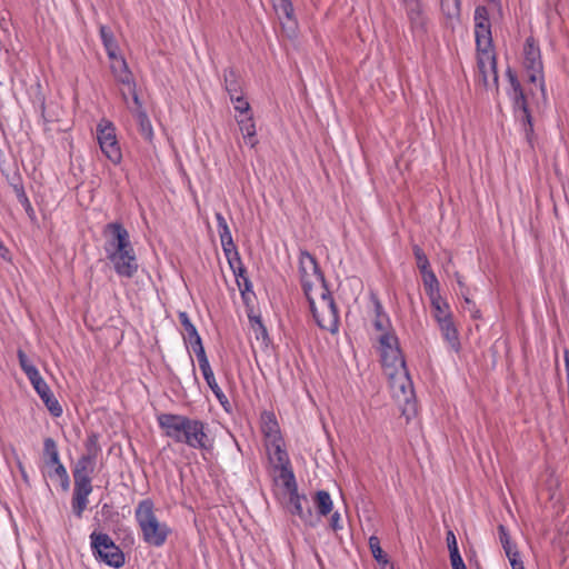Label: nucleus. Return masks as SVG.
I'll use <instances>...</instances> for the list:
<instances>
[{"label": "nucleus", "instance_id": "obj_1", "mask_svg": "<svg viewBox=\"0 0 569 569\" xmlns=\"http://www.w3.org/2000/svg\"><path fill=\"white\" fill-rule=\"evenodd\" d=\"M103 250L107 259L120 278L131 279L139 269L138 258L129 231L118 221L107 223L102 229Z\"/></svg>", "mask_w": 569, "mask_h": 569}, {"label": "nucleus", "instance_id": "obj_2", "mask_svg": "<svg viewBox=\"0 0 569 569\" xmlns=\"http://www.w3.org/2000/svg\"><path fill=\"white\" fill-rule=\"evenodd\" d=\"M166 437L191 449L210 451L212 440L208 436V423L183 415L161 413L157 417Z\"/></svg>", "mask_w": 569, "mask_h": 569}, {"label": "nucleus", "instance_id": "obj_3", "mask_svg": "<svg viewBox=\"0 0 569 569\" xmlns=\"http://www.w3.org/2000/svg\"><path fill=\"white\" fill-rule=\"evenodd\" d=\"M477 66L486 87L489 77L498 84L497 57L495 52L489 10L486 6H477L473 14Z\"/></svg>", "mask_w": 569, "mask_h": 569}, {"label": "nucleus", "instance_id": "obj_4", "mask_svg": "<svg viewBox=\"0 0 569 569\" xmlns=\"http://www.w3.org/2000/svg\"><path fill=\"white\" fill-rule=\"evenodd\" d=\"M134 519L146 543L157 548L166 543L171 529L166 522L158 520L152 499L147 498L139 501L134 510Z\"/></svg>", "mask_w": 569, "mask_h": 569}, {"label": "nucleus", "instance_id": "obj_5", "mask_svg": "<svg viewBox=\"0 0 569 569\" xmlns=\"http://www.w3.org/2000/svg\"><path fill=\"white\" fill-rule=\"evenodd\" d=\"M306 298L317 326L336 335L339 331L340 316L328 286H319L318 290Z\"/></svg>", "mask_w": 569, "mask_h": 569}, {"label": "nucleus", "instance_id": "obj_6", "mask_svg": "<svg viewBox=\"0 0 569 569\" xmlns=\"http://www.w3.org/2000/svg\"><path fill=\"white\" fill-rule=\"evenodd\" d=\"M506 74L510 84L507 94L511 101L515 120L519 124L526 141L532 147L535 129L527 96L516 72L511 68L507 69Z\"/></svg>", "mask_w": 569, "mask_h": 569}, {"label": "nucleus", "instance_id": "obj_7", "mask_svg": "<svg viewBox=\"0 0 569 569\" xmlns=\"http://www.w3.org/2000/svg\"><path fill=\"white\" fill-rule=\"evenodd\" d=\"M89 539L92 556L97 561L114 569L124 566L126 557L123 551L108 533L92 531Z\"/></svg>", "mask_w": 569, "mask_h": 569}, {"label": "nucleus", "instance_id": "obj_8", "mask_svg": "<svg viewBox=\"0 0 569 569\" xmlns=\"http://www.w3.org/2000/svg\"><path fill=\"white\" fill-rule=\"evenodd\" d=\"M522 66L530 83L538 84L542 93L546 91L543 62L538 41L528 37L522 49Z\"/></svg>", "mask_w": 569, "mask_h": 569}, {"label": "nucleus", "instance_id": "obj_9", "mask_svg": "<svg viewBox=\"0 0 569 569\" xmlns=\"http://www.w3.org/2000/svg\"><path fill=\"white\" fill-rule=\"evenodd\" d=\"M299 273L305 296H310L319 286H328L316 257L305 249L299 252Z\"/></svg>", "mask_w": 569, "mask_h": 569}, {"label": "nucleus", "instance_id": "obj_10", "mask_svg": "<svg viewBox=\"0 0 569 569\" xmlns=\"http://www.w3.org/2000/svg\"><path fill=\"white\" fill-rule=\"evenodd\" d=\"M379 343L381 362L386 373L389 376L392 371L405 372L408 368L397 336L391 332H385L380 336Z\"/></svg>", "mask_w": 569, "mask_h": 569}, {"label": "nucleus", "instance_id": "obj_11", "mask_svg": "<svg viewBox=\"0 0 569 569\" xmlns=\"http://www.w3.org/2000/svg\"><path fill=\"white\" fill-rule=\"evenodd\" d=\"M42 458L47 475L49 478L59 480L61 490L67 492L70 489V477L63 463L60 460V453L54 439L48 437L43 440Z\"/></svg>", "mask_w": 569, "mask_h": 569}, {"label": "nucleus", "instance_id": "obj_12", "mask_svg": "<svg viewBox=\"0 0 569 569\" xmlns=\"http://www.w3.org/2000/svg\"><path fill=\"white\" fill-rule=\"evenodd\" d=\"M116 132L117 129L110 120L101 119L97 124V140L101 152L113 164H119L122 152Z\"/></svg>", "mask_w": 569, "mask_h": 569}, {"label": "nucleus", "instance_id": "obj_13", "mask_svg": "<svg viewBox=\"0 0 569 569\" xmlns=\"http://www.w3.org/2000/svg\"><path fill=\"white\" fill-rule=\"evenodd\" d=\"M270 460L280 470V478L284 486L290 489L295 485V475L291 468L289 455L284 448L283 439L266 445Z\"/></svg>", "mask_w": 569, "mask_h": 569}, {"label": "nucleus", "instance_id": "obj_14", "mask_svg": "<svg viewBox=\"0 0 569 569\" xmlns=\"http://www.w3.org/2000/svg\"><path fill=\"white\" fill-rule=\"evenodd\" d=\"M289 490V511L299 517V519L308 527L315 528L319 525L320 519L317 517L311 508L308 498L305 495H299L297 483L291 485Z\"/></svg>", "mask_w": 569, "mask_h": 569}, {"label": "nucleus", "instance_id": "obj_15", "mask_svg": "<svg viewBox=\"0 0 569 569\" xmlns=\"http://www.w3.org/2000/svg\"><path fill=\"white\" fill-rule=\"evenodd\" d=\"M407 18L410 23L411 32L415 36L422 37L427 33L428 18L421 0H401Z\"/></svg>", "mask_w": 569, "mask_h": 569}, {"label": "nucleus", "instance_id": "obj_16", "mask_svg": "<svg viewBox=\"0 0 569 569\" xmlns=\"http://www.w3.org/2000/svg\"><path fill=\"white\" fill-rule=\"evenodd\" d=\"M30 383L46 405L51 416L56 418L60 417L63 412L62 407L41 375L34 378V380H31Z\"/></svg>", "mask_w": 569, "mask_h": 569}, {"label": "nucleus", "instance_id": "obj_17", "mask_svg": "<svg viewBox=\"0 0 569 569\" xmlns=\"http://www.w3.org/2000/svg\"><path fill=\"white\" fill-rule=\"evenodd\" d=\"M390 387L395 397L399 400L408 402L413 396V383L409 376L408 369L405 372L392 371L389 373Z\"/></svg>", "mask_w": 569, "mask_h": 569}, {"label": "nucleus", "instance_id": "obj_18", "mask_svg": "<svg viewBox=\"0 0 569 569\" xmlns=\"http://www.w3.org/2000/svg\"><path fill=\"white\" fill-rule=\"evenodd\" d=\"M110 60V69L116 81L124 86L127 89H133V87H136V81L124 58L121 56H117L116 59Z\"/></svg>", "mask_w": 569, "mask_h": 569}, {"label": "nucleus", "instance_id": "obj_19", "mask_svg": "<svg viewBox=\"0 0 569 569\" xmlns=\"http://www.w3.org/2000/svg\"><path fill=\"white\" fill-rule=\"evenodd\" d=\"M260 429L264 437L266 445L283 439L276 415L272 411H262L260 416Z\"/></svg>", "mask_w": 569, "mask_h": 569}, {"label": "nucleus", "instance_id": "obj_20", "mask_svg": "<svg viewBox=\"0 0 569 569\" xmlns=\"http://www.w3.org/2000/svg\"><path fill=\"white\" fill-rule=\"evenodd\" d=\"M441 322L437 323L441 332V337L448 346V349L455 353H459L461 350V342L459 338L458 328L452 319L445 320L440 319Z\"/></svg>", "mask_w": 569, "mask_h": 569}, {"label": "nucleus", "instance_id": "obj_21", "mask_svg": "<svg viewBox=\"0 0 569 569\" xmlns=\"http://www.w3.org/2000/svg\"><path fill=\"white\" fill-rule=\"evenodd\" d=\"M273 8L281 20L283 29L293 34L297 28V20L291 0H274Z\"/></svg>", "mask_w": 569, "mask_h": 569}, {"label": "nucleus", "instance_id": "obj_22", "mask_svg": "<svg viewBox=\"0 0 569 569\" xmlns=\"http://www.w3.org/2000/svg\"><path fill=\"white\" fill-rule=\"evenodd\" d=\"M237 123L246 144L250 148H254L259 141L257 139L256 123L252 114L243 118H237Z\"/></svg>", "mask_w": 569, "mask_h": 569}, {"label": "nucleus", "instance_id": "obj_23", "mask_svg": "<svg viewBox=\"0 0 569 569\" xmlns=\"http://www.w3.org/2000/svg\"><path fill=\"white\" fill-rule=\"evenodd\" d=\"M99 34L109 59H116L119 46L111 29L100 26Z\"/></svg>", "mask_w": 569, "mask_h": 569}, {"label": "nucleus", "instance_id": "obj_24", "mask_svg": "<svg viewBox=\"0 0 569 569\" xmlns=\"http://www.w3.org/2000/svg\"><path fill=\"white\" fill-rule=\"evenodd\" d=\"M430 303L432 317L437 323L441 322L440 319L449 320L453 318L449 303L441 296L432 297Z\"/></svg>", "mask_w": 569, "mask_h": 569}, {"label": "nucleus", "instance_id": "obj_25", "mask_svg": "<svg viewBox=\"0 0 569 569\" xmlns=\"http://www.w3.org/2000/svg\"><path fill=\"white\" fill-rule=\"evenodd\" d=\"M372 302L376 315V318L373 320L375 329L381 331L382 333L389 332L388 328L390 326V320L388 315L385 312L380 300L376 296H372Z\"/></svg>", "mask_w": 569, "mask_h": 569}, {"label": "nucleus", "instance_id": "obj_26", "mask_svg": "<svg viewBox=\"0 0 569 569\" xmlns=\"http://www.w3.org/2000/svg\"><path fill=\"white\" fill-rule=\"evenodd\" d=\"M96 468V460L91 458L80 457L72 470L73 478L92 479Z\"/></svg>", "mask_w": 569, "mask_h": 569}, {"label": "nucleus", "instance_id": "obj_27", "mask_svg": "<svg viewBox=\"0 0 569 569\" xmlns=\"http://www.w3.org/2000/svg\"><path fill=\"white\" fill-rule=\"evenodd\" d=\"M315 505L318 512L316 516L319 518L328 516L333 509V501L331 496L326 490H319L316 492Z\"/></svg>", "mask_w": 569, "mask_h": 569}, {"label": "nucleus", "instance_id": "obj_28", "mask_svg": "<svg viewBox=\"0 0 569 569\" xmlns=\"http://www.w3.org/2000/svg\"><path fill=\"white\" fill-rule=\"evenodd\" d=\"M223 82L229 97L242 93L239 76L233 68H228L223 71Z\"/></svg>", "mask_w": 569, "mask_h": 569}, {"label": "nucleus", "instance_id": "obj_29", "mask_svg": "<svg viewBox=\"0 0 569 569\" xmlns=\"http://www.w3.org/2000/svg\"><path fill=\"white\" fill-rule=\"evenodd\" d=\"M128 92L122 89L121 90V97L124 101V103L128 106V109L132 114H138L139 111H146L142 106V101L140 100L138 92H137V86L133 87V89H127Z\"/></svg>", "mask_w": 569, "mask_h": 569}, {"label": "nucleus", "instance_id": "obj_30", "mask_svg": "<svg viewBox=\"0 0 569 569\" xmlns=\"http://www.w3.org/2000/svg\"><path fill=\"white\" fill-rule=\"evenodd\" d=\"M133 117L137 120L142 138L147 141H151L153 139V128L147 112L139 111L138 114H133Z\"/></svg>", "mask_w": 569, "mask_h": 569}, {"label": "nucleus", "instance_id": "obj_31", "mask_svg": "<svg viewBox=\"0 0 569 569\" xmlns=\"http://www.w3.org/2000/svg\"><path fill=\"white\" fill-rule=\"evenodd\" d=\"M221 247L231 270H236L237 267L243 264L238 248L233 241L221 244Z\"/></svg>", "mask_w": 569, "mask_h": 569}, {"label": "nucleus", "instance_id": "obj_32", "mask_svg": "<svg viewBox=\"0 0 569 569\" xmlns=\"http://www.w3.org/2000/svg\"><path fill=\"white\" fill-rule=\"evenodd\" d=\"M423 286L426 289V293L428 295L429 299L432 297H439L440 296V288H439V281L435 274L433 271H428L421 274Z\"/></svg>", "mask_w": 569, "mask_h": 569}, {"label": "nucleus", "instance_id": "obj_33", "mask_svg": "<svg viewBox=\"0 0 569 569\" xmlns=\"http://www.w3.org/2000/svg\"><path fill=\"white\" fill-rule=\"evenodd\" d=\"M17 356H18L19 365H20L22 371L28 377L29 381L34 380V378L40 376L39 370L29 360L28 356L26 355V352L23 350L19 349L18 352H17Z\"/></svg>", "mask_w": 569, "mask_h": 569}, {"label": "nucleus", "instance_id": "obj_34", "mask_svg": "<svg viewBox=\"0 0 569 569\" xmlns=\"http://www.w3.org/2000/svg\"><path fill=\"white\" fill-rule=\"evenodd\" d=\"M74 480V488H73V495L78 498H84L88 499L90 493L93 490L92 487V479H83V478H73Z\"/></svg>", "mask_w": 569, "mask_h": 569}, {"label": "nucleus", "instance_id": "obj_35", "mask_svg": "<svg viewBox=\"0 0 569 569\" xmlns=\"http://www.w3.org/2000/svg\"><path fill=\"white\" fill-rule=\"evenodd\" d=\"M498 532H499L500 542L502 545V548H503L508 559L519 555V552L516 549V546H513L511 543L508 530H507V528L503 525H499Z\"/></svg>", "mask_w": 569, "mask_h": 569}, {"label": "nucleus", "instance_id": "obj_36", "mask_svg": "<svg viewBox=\"0 0 569 569\" xmlns=\"http://www.w3.org/2000/svg\"><path fill=\"white\" fill-rule=\"evenodd\" d=\"M86 453L82 455L84 458H91L97 461L98 455L101 451L99 446V436L97 433H90L84 442Z\"/></svg>", "mask_w": 569, "mask_h": 569}, {"label": "nucleus", "instance_id": "obj_37", "mask_svg": "<svg viewBox=\"0 0 569 569\" xmlns=\"http://www.w3.org/2000/svg\"><path fill=\"white\" fill-rule=\"evenodd\" d=\"M214 218L217 220V228L221 244L233 241L231 231L223 214L221 212H216Z\"/></svg>", "mask_w": 569, "mask_h": 569}, {"label": "nucleus", "instance_id": "obj_38", "mask_svg": "<svg viewBox=\"0 0 569 569\" xmlns=\"http://www.w3.org/2000/svg\"><path fill=\"white\" fill-rule=\"evenodd\" d=\"M178 318H179L181 326L184 329V336H183L184 341L191 340V338H196V336L199 335L197 328L191 322L189 315L186 311L179 312Z\"/></svg>", "mask_w": 569, "mask_h": 569}, {"label": "nucleus", "instance_id": "obj_39", "mask_svg": "<svg viewBox=\"0 0 569 569\" xmlns=\"http://www.w3.org/2000/svg\"><path fill=\"white\" fill-rule=\"evenodd\" d=\"M441 11L447 18H458L461 10V0H441Z\"/></svg>", "mask_w": 569, "mask_h": 569}, {"label": "nucleus", "instance_id": "obj_40", "mask_svg": "<svg viewBox=\"0 0 569 569\" xmlns=\"http://www.w3.org/2000/svg\"><path fill=\"white\" fill-rule=\"evenodd\" d=\"M412 252L416 258L417 267L421 274L428 271H432L427 254L418 244L412 246Z\"/></svg>", "mask_w": 569, "mask_h": 569}, {"label": "nucleus", "instance_id": "obj_41", "mask_svg": "<svg viewBox=\"0 0 569 569\" xmlns=\"http://www.w3.org/2000/svg\"><path fill=\"white\" fill-rule=\"evenodd\" d=\"M199 368L210 390L219 387L209 360L199 362Z\"/></svg>", "mask_w": 569, "mask_h": 569}, {"label": "nucleus", "instance_id": "obj_42", "mask_svg": "<svg viewBox=\"0 0 569 569\" xmlns=\"http://www.w3.org/2000/svg\"><path fill=\"white\" fill-rule=\"evenodd\" d=\"M369 548L371 550V553H372L373 558L379 563H385V565L388 563L387 556L383 553V550L380 547V540H379L378 537L371 536L369 538Z\"/></svg>", "mask_w": 569, "mask_h": 569}, {"label": "nucleus", "instance_id": "obj_43", "mask_svg": "<svg viewBox=\"0 0 569 569\" xmlns=\"http://www.w3.org/2000/svg\"><path fill=\"white\" fill-rule=\"evenodd\" d=\"M231 102L233 103L234 110L240 116H249L250 113V103L247 101V99L242 96V93L236 94L233 97H230Z\"/></svg>", "mask_w": 569, "mask_h": 569}, {"label": "nucleus", "instance_id": "obj_44", "mask_svg": "<svg viewBox=\"0 0 569 569\" xmlns=\"http://www.w3.org/2000/svg\"><path fill=\"white\" fill-rule=\"evenodd\" d=\"M186 342L191 346L196 353L198 363L208 360L200 335H197L196 338H191V340H187Z\"/></svg>", "mask_w": 569, "mask_h": 569}, {"label": "nucleus", "instance_id": "obj_45", "mask_svg": "<svg viewBox=\"0 0 569 569\" xmlns=\"http://www.w3.org/2000/svg\"><path fill=\"white\" fill-rule=\"evenodd\" d=\"M17 198H18L19 202L22 204L28 217L31 220H36V211H34L28 196L26 194L23 188H20L17 190Z\"/></svg>", "mask_w": 569, "mask_h": 569}, {"label": "nucleus", "instance_id": "obj_46", "mask_svg": "<svg viewBox=\"0 0 569 569\" xmlns=\"http://www.w3.org/2000/svg\"><path fill=\"white\" fill-rule=\"evenodd\" d=\"M88 503H89V499L78 498V497L72 496L71 507H72V512L74 513V516L77 518L82 517L84 510L87 509Z\"/></svg>", "mask_w": 569, "mask_h": 569}, {"label": "nucleus", "instance_id": "obj_47", "mask_svg": "<svg viewBox=\"0 0 569 569\" xmlns=\"http://www.w3.org/2000/svg\"><path fill=\"white\" fill-rule=\"evenodd\" d=\"M212 393L226 411H230V401L220 387L211 389Z\"/></svg>", "mask_w": 569, "mask_h": 569}, {"label": "nucleus", "instance_id": "obj_48", "mask_svg": "<svg viewBox=\"0 0 569 569\" xmlns=\"http://www.w3.org/2000/svg\"><path fill=\"white\" fill-rule=\"evenodd\" d=\"M212 393L226 411H230V401L220 387L211 389Z\"/></svg>", "mask_w": 569, "mask_h": 569}, {"label": "nucleus", "instance_id": "obj_49", "mask_svg": "<svg viewBox=\"0 0 569 569\" xmlns=\"http://www.w3.org/2000/svg\"><path fill=\"white\" fill-rule=\"evenodd\" d=\"M447 545H448V549H449V553L450 555H453V552L459 553L457 538H456V536H455L452 530H449L447 532Z\"/></svg>", "mask_w": 569, "mask_h": 569}, {"label": "nucleus", "instance_id": "obj_50", "mask_svg": "<svg viewBox=\"0 0 569 569\" xmlns=\"http://www.w3.org/2000/svg\"><path fill=\"white\" fill-rule=\"evenodd\" d=\"M450 562L452 569H467L460 552H453V555H450Z\"/></svg>", "mask_w": 569, "mask_h": 569}, {"label": "nucleus", "instance_id": "obj_51", "mask_svg": "<svg viewBox=\"0 0 569 569\" xmlns=\"http://www.w3.org/2000/svg\"><path fill=\"white\" fill-rule=\"evenodd\" d=\"M465 303L467 305L468 311L471 313L472 318H479L480 311L477 309L476 303L467 296H463Z\"/></svg>", "mask_w": 569, "mask_h": 569}, {"label": "nucleus", "instance_id": "obj_52", "mask_svg": "<svg viewBox=\"0 0 569 569\" xmlns=\"http://www.w3.org/2000/svg\"><path fill=\"white\" fill-rule=\"evenodd\" d=\"M233 272V276L236 277V280H237V284L239 287V289H241V279H243V277H247V269L243 264H241L240 267H237L236 270H232Z\"/></svg>", "mask_w": 569, "mask_h": 569}, {"label": "nucleus", "instance_id": "obj_53", "mask_svg": "<svg viewBox=\"0 0 569 569\" xmlns=\"http://www.w3.org/2000/svg\"><path fill=\"white\" fill-rule=\"evenodd\" d=\"M330 527L333 531H338V530L342 529L341 517H340L339 512L336 511L331 515Z\"/></svg>", "mask_w": 569, "mask_h": 569}, {"label": "nucleus", "instance_id": "obj_54", "mask_svg": "<svg viewBox=\"0 0 569 569\" xmlns=\"http://www.w3.org/2000/svg\"><path fill=\"white\" fill-rule=\"evenodd\" d=\"M252 291V283L249 279V277H243V279H241V289H240V292L242 295V297L244 298L246 293L247 292H251Z\"/></svg>", "mask_w": 569, "mask_h": 569}, {"label": "nucleus", "instance_id": "obj_55", "mask_svg": "<svg viewBox=\"0 0 569 569\" xmlns=\"http://www.w3.org/2000/svg\"><path fill=\"white\" fill-rule=\"evenodd\" d=\"M509 561H510V565H511L512 569H525L523 563H522L519 555H517L516 557L510 558Z\"/></svg>", "mask_w": 569, "mask_h": 569}, {"label": "nucleus", "instance_id": "obj_56", "mask_svg": "<svg viewBox=\"0 0 569 569\" xmlns=\"http://www.w3.org/2000/svg\"><path fill=\"white\" fill-rule=\"evenodd\" d=\"M563 360H565V368H566V373H567L568 397H569V349H565Z\"/></svg>", "mask_w": 569, "mask_h": 569}, {"label": "nucleus", "instance_id": "obj_57", "mask_svg": "<svg viewBox=\"0 0 569 569\" xmlns=\"http://www.w3.org/2000/svg\"><path fill=\"white\" fill-rule=\"evenodd\" d=\"M18 469H19V471L21 473V477H22L23 481L26 483H28L29 482V477H28V473H27V471L24 469L23 463L20 460H18Z\"/></svg>", "mask_w": 569, "mask_h": 569}, {"label": "nucleus", "instance_id": "obj_58", "mask_svg": "<svg viewBox=\"0 0 569 569\" xmlns=\"http://www.w3.org/2000/svg\"><path fill=\"white\" fill-rule=\"evenodd\" d=\"M0 257L4 260H9V250L4 247L2 241H0Z\"/></svg>", "mask_w": 569, "mask_h": 569}, {"label": "nucleus", "instance_id": "obj_59", "mask_svg": "<svg viewBox=\"0 0 569 569\" xmlns=\"http://www.w3.org/2000/svg\"><path fill=\"white\" fill-rule=\"evenodd\" d=\"M39 111H40V116L44 119L46 102H44V98L43 97L40 99Z\"/></svg>", "mask_w": 569, "mask_h": 569}, {"label": "nucleus", "instance_id": "obj_60", "mask_svg": "<svg viewBox=\"0 0 569 569\" xmlns=\"http://www.w3.org/2000/svg\"><path fill=\"white\" fill-rule=\"evenodd\" d=\"M251 321H253L254 323H257L259 326V328H261L263 330V332H266V329L260 320V318H254V319H251Z\"/></svg>", "mask_w": 569, "mask_h": 569}, {"label": "nucleus", "instance_id": "obj_61", "mask_svg": "<svg viewBox=\"0 0 569 569\" xmlns=\"http://www.w3.org/2000/svg\"><path fill=\"white\" fill-rule=\"evenodd\" d=\"M457 282H458L459 287H461V288L465 287L463 281L461 280L460 276H458V274H457Z\"/></svg>", "mask_w": 569, "mask_h": 569}]
</instances>
